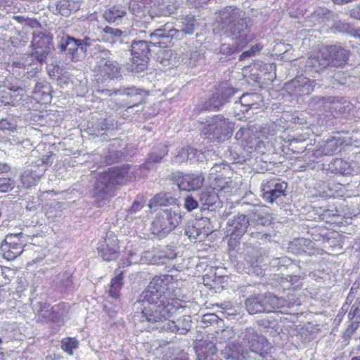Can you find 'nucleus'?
<instances>
[{
	"instance_id": "nucleus-1",
	"label": "nucleus",
	"mask_w": 360,
	"mask_h": 360,
	"mask_svg": "<svg viewBox=\"0 0 360 360\" xmlns=\"http://www.w3.org/2000/svg\"><path fill=\"white\" fill-rule=\"evenodd\" d=\"M178 286V281L172 275L154 277L137 302L140 321L162 332L165 323L179 309L185 307V302L179 298Z\"/></svg>"
},
{
	"instance_id": "nucleus-2",
	"label": "nucleus",
	"mask_w": 360,
	"mask_h": 360,
	"mask_svg": "<svg viewBox=\"0 0 360 360\" xmlns=\"http://www.w3.org/2000/svg\"><path fill=\"white\" fill-rule=\"evenodd\" d=\"M217 27L235 40L240 47H245L255 38L251 33L252 22L244 18L243 11L236 6H226L216 17Z\"/></svg>"
},
{
	"instance_id": "nucleus-3",
	"label": "nucleus",
	"mask_w": 360,
	"mask_h": 360,
	"mask_svg": "<svg viewBox=\"0 0 360 360\" xmlns=\"http://www.w3.org/2000/svg\"><path fill=\"white\" fill-rule=\"evenodd\" d=\"M129 169V166L112 168L101 174L95 183L93 195L103 198L105 195H110L115 186L122 184L127 181Z\"/></svg>"
},
{
	"instance_id": "nucleus-4",
	"label": "nucleus",
	"mask_w": 360,
	"mask_h": 360,
	"mask_svg": "<svg viewBox=\"0 0 360 360\" xmlns=\"http://www.w3.org/2000/svg\"><path fill=\"white\" fill-rule=\"evenodd\" d=\"M181 215L178 210L162 209L158 212L151 224V232L160 238L165 237L181 222Z\"/></svg>"
},
{
	"instance_id": "nucleus-5",
	"label": "nucleus",
	"mask_w": 360,
	"mask_h": 360,
	"mask_svg": "<svg viewBox=\"0 0 360 360\" xmlns=\"http://www.w3.org/2000/svg\"><path fill=\"white\" fill-rule=\"evenodd\" d=\"M233 124L221 115L210 119L202 129L205 139L211 141L221 142L229 139L233 131Z\"/></svg>"
},
{
	"instance_id": "nucleus-6",
	"label": "nucleus",
	"mask_w": 360,
	"mask_h": 360,
	"mask_svg": "<svg viewBox=\"0 0 360 360\" xmlns=\"http://www.w3.org/2000/svg\"><path fill=\"white\" fill-rule=\"evenodd\" d=\"M255 220L257 224L264 225V218L259 210L255 209L249 217L238 214L227 221L226 233L230 236L231 240H236L240 238L248 230L250 221Z\"/></svg>"
},
{
	"instance_id": "nucleus-7",
	"label": "nucleus",
	"mask_w": 360,
	"mask_h": 360,
	"mask_svg": "<svg viewBox=\"0 0 360 360\" xmlns=\"http://www.w3.org/2000/svg\"><path fill=\"white\" fill-rule=\"evenodd\" d=\"M132 70L135 72H142L146 69L150 49L148 42L144 40L134 41L131 44Z\"/></svg>"
},
{
	"instance_id": "nucleus-8",
	"label": "nucleus",
	"mask_w": 360,
	"mask_h": 360,
	"mask_svg": "<svg viewBox=\"0 0 360 360\" xmlns=\"http://www.w3.org/2000/svg\"><path fill=\"white\" fill-rule=\"evenodd\" d=\"M229 169L220 165H215L210 169L208 176L210 186L214 188L217 192H224L229 193L233 187V181L226 175Z\"/></svg>"
},
{
	"instance_id": "nucleus-9",
	"label": "nucleus",
	"mask_w": 360,
	"mask_h": 360,
	"mask_svg": "<svg viewBox=\"0 0 360 360\" xmlns=\"http://www.w3.org/2000/svg\"><path fill=\"white\" fill-rule=\"evenodd\" d=\"M22 236L21 232L6 236L0 247V253L4 259L11 261L21 255L24 247L23 241L20 239Z\"/></svg>"
},
{
	"instance_id": "nucleus-10",
	"label": "nucleus",
	"mask_w": 360,
	"mask_h": 360,
	"mask_svg": "<svg viewBox=\"0 0 360 360\" xmlns=\"http://www.w3.org/2000/svg\"><path fill=\"white\" fill-rule=\"evenodd\" d=\"M286 188L287 184L281 182L278 179L264 181L261 185L262 196L264 201L272 204L285 195Z\"/></svg>"
},
{
	"instance_id": "nucleus-11",
	"label": "nucleus",
	"mask_w": 360,
	"mask_h": 360,
	"mask_svg": "<svg viewBox=\"0 0 360 360\" xmlns=\"http://www.w3.org/2000/svg\"><path fill=\"white\" fill-rule=\"evenodd\" d=\"M181 32L169 27L167 24L150 33V43L155 46L166 47L171 46L172 39L177 37Z\"/></svg>"
},
{
	"instance_id": "nucleus-12",
	"label": "nucleus",
	"mask_w": 360,
	"mask_h": 360,
	"mask_svg": "<svg viewBox=\"0 0 360 360\" xmlns=\"http://www.w3.org/2000/svg\"><path fill=\"white\" fill-rule=\"evenodd\" d=\"M316 82L304 76H300L285 84L286 91L290 96H302L310 94L314 89Z\"/></svg>"
},
{
	"instance_id": "nucleus-13",
	"label": "nucleus",
	"mask_w": 360,
	"mask_h": 360,
	"mask_svg": "<svg viewBox=\"0 0 360 360\" xmlns=\"http://www.w3.org/2000/svg\"><path fill=\"white\" fill-rule=\"evenodd\" d=\"M35 320L39 323H58L62 317L55 307H51L47 302H37L33 306Z\"/></svg>"
},
{
	"instance_id": "nucleus-14",
	"label": "nucleus",
	"mask_w": 360,
	"mask_h": 360,
	"mask_svg": "<svg viewBox=\"0 0 360 360\" xmlns=\"http://www.w3.org/2000/svg\"><path fill=\"white\" fill-rule=\"evenodd\" d=\"M118 239L110 233L106 238L98 244V255L105 261H111L117 259L119 255Z\"/></svg>"
},
{
	"instance_id": "nucleus-15",
	"label": "nucleus",
	"mask_w": 360,
	"mask_h": 360,
	"mask_svg": "<svg viewBox=\"0 0 360 360\" xmlns=\"http://www.w3.org/2000/svg\"><path fill=\"white\" fill-rule=\"evenodd\" d=\"M244 342L248 345L250 349L255 353L261 354L267 345L266 338L259 335L253 328H248L241 333Z\"/></svg>"
},
{
	"instance_id": "nucleus-16",
	"label": "nucleus",
	"mask_w": 360,
	"mask_h": 360,
	"mask_svg": "<svg viewBox=\"0 0 360 360\" xmlns=\"http://www.w3.org/2000/svg\"><path fill=\"white\" fill-rule=\"evenodd\" d=\"M77 39L68 34L58 37L57 47L60 52L65 53L71 61L79 60L78 51L79 49Z\"/></svg>"
},
{
	"instance_id": "nucleus-17",
	"label": "nucleus",
	"mask_w": 360,
	"mask_h": 360,
	"mask_svg": "<svg viewBox=\"0 0 360 360\" xmlns=\"http://www.w3.org/2000/svg\"><path fill=\"white\" fill-rule=\"evenodd\" d=\"M180 190L191 191L200 188L205 181V178L198 174H181L174 177Z\"/></svg>"
},
{
	"instance_id": "nucleus-18",
	"label": "nucleus",
	"mask_w": 360,
	"mask_h": 360,
	"mask_svg": "<svg viewBox=\"0 0 360 360\" xmlns=\"http://www.w3.org/2000/svg\"><path fill=\"white\" fill-rule=\"evenodd\" d=\"M323 56L329 59V65L340 66L345 64L348 58V51L344 48L334 45L323 48Z\"/></svg>"
},
{
	"instance_id": "nucleus-19",
	"label": "nucleus",
	"mask_w": 360,
	"mask_h": 360,
	"mask_svg": "<svg viewBox=\"0 0 360 360\" xmlns=\"http://www.w3.org/2000/svg\"><path fill=\"white\" fill-rule=\"evenodd\" d=\"M352 144L350 139L343 136L338 133V136H333L321 143L326 155H333L340 153L342 148Z\"/></svg>"
},
{
	"instance_id": "nucleus-20",
	"label": "nucleus",
	"mask_w": 360,
	"mask_h": 360,
	"mask_svg": "<svg viewBox=\"0 0 360 360\" xmlns=\"http://www.w3.org/2000/svg\"><path fill=\"white\" fill-rule=\"evenodd\" d=\"M191 322L190 316H183L176 321L169 319L162 327V332L184 335L191 329Z\"/></svg>"
},
{
	"instance_id": "nucleus-21",
	"label": "nucleus",
	"mask_w": 360,
	"mask_h": 360,
	"mask_svg": "<svg viewBox=\"0 0 360 360\" xmlns=\"http://www.w3.org/2000/svg\"><path fill=\"white\" fill-rule=\"evenodd\" d=\"M235 90L232 87L223 86L213 94L208 101L210 109L219 110L221 106L229 101L234 95Z\"/></svg>"
},
{
	"instance_id": "nucleus-22",
	"label": "nucleus",
	"mask_w": 360,
	"mask_h": 360,
	"mask_svg": "<svg viewBox=\"0 0 360 360\" xmlns=\"http://www.w3.org/2000/svg\"><path fill=\"white\" fill-rule=\"evenodd\" d=\"M98 75L104 79H113L120 77L118 63L111 60H101L98 65Z\"/></svg>"
},
{
	"instance_id": "nucleus-23",
	"label": "nucleus",
	"mask_w": 360,
	"mask_h": 360,
	"mask_svg": "<svg viewBox=\"0 0 360 360\" xmlns=\"http://www.w3.org/2000/svg\"><path fill=\"white\" fill-rule=\"evenodd\" d=\"M288 249L295 255H314L316 248L314 243L306 238H297L290 243Z\"/></svg>"
},
{
	"instance_id": "nucleus-24",
	"label": "nucleus",
	"mask_w": 360,
	"mask_h": 360,
	"mask_svg": "<svg viewBox=\"0 0 360 360\" xmlns=\"http://www.w3.org/2000/svg\"><path fill=\"white\" fill-rule=\"evenodd\" d=\"M45 172V167H37L32 165L30 168L24 171L21 175V182L26 188L32 187L37 184Z\"/></svg>"
},
{
	"instance_id": "nucleus-25",
	"label": "nucleus",
	"mask_w": 360,
	"mask_h": 360,
	"mask_svg": "<svg viewBox=\"0 0 360 360\" xmlns=\"http://www.w3.org/2000/svg\"><path fill=\"white\" fill-rule=\"evenodd\" d=\"M262 101L261 95L259 94H244L240 97L239 102H236V108L240 106V111L248 112L250 109H257L260 107Z\"/></svg>"
},
{
	"instance_id": "nucleus-26",
	"label": "nucleus",
	"mask_w": 360,
	"mask_h": 360,
	"mask_svg": "<svg viewBox=\"0 0 360 360\" xmlns=\"http://www.w3.org/2000/svg\"><path fill=\"white\" fill-rule=\"evenodd\" d=\"M235 138L238 144L247 150L255 147L258 143L254 131L249 128H240L236 132Z\"/></svg>"
},
{
	"instance_id": "nucleus-27",
	"label": "nucleus",
	"mask_w": 360,
	"mask_h": 360,
	"mask_svg": "<svg viewBox=\"0 0 360 360\" xmlns=\"http://www.w3.org/2000/svg\"><path fill=\"white\" fill-rule=\"evenodd\" d=\"M51 87L44 79L38 80L32 91L33 98L38 103H46L51 101Z\"/></svg>"
},
{
	"instance_id": "nucleus-28",
	"label": "nucleus",
	"mask_w": 360,
	"mask_h": 360,
	"mask_svg": "<svg viewBox=\"0 0 360 360\" xmlns=\"http://www.w3.org/2000/svg\"><path fill=\"white\" fill-rule=\"evenodd\" d=\"M99 41L108 42L110 44L115 43L121 39L123 32L117 28L110 26L103 27L99 25L97 27Z\"/></svg>"
},
{
	"instance_id": "nucleus-29",
	"label": "nucleus",
	"mask_w": 360,
	"mask_h": 360,
	"mask_svg": "<svg viewBox=\"0 0 360 360\" xmlns=\"http://www.w3.org/2000/svg\"><path fill=\"white\" fill-rule=\"evenodd\" d=\"M13 65L15 68L23 69L24 74L27 75L28 77L36 76L39 72L37 64L34 62L32 55L20 58L18 60L14 61Z\"/></svg>"
},
{
	"instance_id": "nucleus-30",
	"label": "nucleus",
	"mask_w": 360,
	"mask_h": 360,
	"mask_svg": "<svg viewBox=\"0 0 360 360\" xmlns=\"http://www.w3.org/2000/svg\"><path fill=\"white\" fill-rule=\"evenodd\" d=\"M262 302H264V312L266 313L273 312L276 309L290 307L285 300L271 294L264 295L262 298Z\"/></svg>"
},
{
	"instance_id": "nucleus-31",
	"label": "nucleus",
	"mask_w": 360,
	"mask_h": 360,
	"mask_svg": "<svg viewBox=\"0 0 360 360\" xmlns=\"http://www.w3.org/2000/svg\"><path fill=\"white\" fill-rule=\"evenodd\" d=\"M168 153L167 146L165 144H160L155 148L153 149V152L149 154L148 158L146 162L142 165V167L147 169H151L153 168L155 163L160 162L163 157Z\"/></svg>"
},
{
	"instance_id": "nucleus-32",
	"label": "nucleus",
	"mask_w": 360,
	"mask_h": 360,
	"mask_svg": "<svg viewBox=\"0 0 360 360\" xmlns=\"http://www.w3.org/2000/svg\"><path fill=\"white\" fill-rule=\"evenodd\" d=\"M200 202L203 207H207V209L215 205L219 202V196L218 192L210 186L206 188L200 195Z\"/></svg>"
},
{
	"instance_id": "nucleus-33",
	"label": "nucleus",
	"mask_w": 360,
	"mask_h": 360,
	"mask_svg": "<svg viewBox=\"0 0 360 360\" xmlns=\"http://www.w3.org/2000/svg\"><path fill=\"white\" fill-rule=\"evenodd\" d=\"M329 59L323 56V48L314 56H311L307 60L306 65L313 68L315 72H319L329 65Z\"/></svg>"
},
{
	"instance_id": "nucleus-34",
	"label": "nucleus",
	"mask_w": 360,
	"mask_h": 360,
	"mask_svg": "<svg viewBox=\"0 0 360 360\" xmlns=\"http://www.w3.org/2000/svg\"><path fill=\"white\" fill-rule=\"evenodd\" d=\"M113 93L115 94L127 95L134 98V105L142 103L146 96V94L143 89L136 88L135 86L120 88L114 91Z\"/></svg>"
},
{
	"instance_id": "nucleus-35",
	"label": "nucleus",
	"mask_w": 360,
	"mask_h": 360,
	"mask_svg": "<svg viewBox=\"0 0 360 360\" xmlns=\"http://www.w3.org/2000/svg\"><path fill=\"white\" fill-rule=\"evenodd\" d=\"M79 6V0H58L56 8L60 15L68 16L72 11H77Z\"/></svg>"
},
{
	"instance_id": "nucleus-36",
	"label": "nucleus",
	"mask_w": 360,
	"mask_h": 360,
	"mask_svg": "<svg viewBox=\"0 0 360 360\" xmlns=\"http://www.w3.org/2000/svg\"><path fill=\"white\" fill-rule=\"evenodd\" d=\"M53 38L47 34L41 32H34L32 41L33 49L51 50V44Z\"/></svg>"
},
{
	"instance_id": "nucleus-37",
	"label": "nucleus",
	"mask_w": 360,
	"mask_h": 360,
	"mask_svg": "<svg viewBox=\"0 0 360 360\" xmlns=\"http://www.w3.org/2000/svg\"><path fill=\"white\" fill-rule=\"evenodd\" d=\"M176 200L169 193H160L150 199L148 206L150 209L158 206H167L174 204Z\"/></svg>"
},
{
	"instance_id": "nucleus-38",
	"label": "nucleus",
	"mask_w": 360,
	"mask_h": 360,
	"mask_svg": "<svg viewBox=\"0 0 360 360\" xmlns=\"http://www.w3.org/2000/svg\"><path fill=\"white\" fill-rule=\"evenodd\" d=\"M0 29L4 30L3 27H0ZM5 30L9 33V34H6L5 37L9 38L11 43L13 46H20L21 45H24L27 42L25 39V34L16 30L15 27L12 26L8 27Z\"/></svg>"
},
{
	"instance_id": "nucleus-39",
	"label": "nucleus",
	"mask_w": 360,
	"mask_h": 360,
	"mask_svg": "<svg viewBox=\"0 0 360 360\" xmlns=\"http://www.w3.org/2000/svg\"><path fill=\"white\" fill-rule=\"evenodd\" d=\"M126 15L125 9L121 6H113L103 13L104 19L108 22H114Z\"/></svg>"
},
{
	"instance_id": "nucleus-40",
	"label": "nucleus",
	"mask_w": 360,
	"mask_h": 360,
	"mask_svg": "<svg viewBox=\"0 0 360 360\" xmlns=\"http://www.w3.org/2000/svg\"><path fill=\"white\" fill-rule=\"evenodd\" d=\"M245 307L250 314L264 312V302L262 297H251L246 300Z\"/></svg>"
},
{
	"instance_id": "nucleus-41",
	"label": "nucleus",
	"mask_w": 360,
	"mask_h": 360,
	"mask_svg": "<svg viewBox=\"0 0 360 360\" xmlns=\"http://www.w3.org/2000/svg\"><path fill=\"white\" fill-rule=\"evenodd\" d=\"M160 13L163 15L172 14L177 8L176 0H157Z\"/></svg>"
},
{
	"instance_id": "nucleus-42",
	"label": "nucleus",
	"mask_w": 360,
	"mask_h": 360,
	"mask_svg": "<svg viewBox=\"0 0 360 360\" xmlns=\"http://www.w3.org/2000/svg\"><path fill=\"white\" fill-rule=\"evenodd\" d=\"M330 168L336 174H349L350 167L347 162L341 158H336L330 164Z\"/></svg>"
},
{
	"instance_id": "nucleus-43",
	"label": "nucleus",
	"mask_w": 360,
	"mask_h": 360,
	"mask_svg": "<svg viewBox=\"0 0 360 360\" xmlns=\"http://www.w3.org/2000/svg\"><path fill=\"white\" fill-rule=\"evenodd\" d=\"M176 257V254L171 247H166L164 250L158 252L155 255L154 262L165 263L166 260L174 259Z\"/></svg>"
},
{
	"instance_id": "nucleus-44",
	"label": "nucleus",
	"mask_w": 360,
	"mask_h": 360,
	"mask_svg": "<svg viewBox=\"0 0 360 360\" xmlns=\"http://www.w3.org/2000/svg\"><path fill=\"white\" fill-rule=\"evenodd\" d=\"M195 153V149L192 148H182L178 150L177 154L174 157L173 161L180 164L188 161L191 158V155Z\"/></svg>"
},
{
	"instance_id": "nucleus-45",
	"label": "nucleus",
	"mask_w": 360,
	"mask_h": 360,
	"mask_svg": "<svg viewBox=\"0 0 360 360\" xmlns=\"http://www.w3.org/2000/svg\"><path fill=\"white\" fill-rule=\"evenodd\" d=\"M122 274H119L111 280L109 294L112 297L117 298L119 296L120 290L122 285Z\"/></svg>"
},
{
	"instance_id": "nucleus-46",
	"label": "nucleus",
	"mask_w": 360,
	"mask_h": 360,
	"mask_svg": "<svg viewBox=\"0 0 360 360\" xmlns=\"http://www.w3.org/2000/svg\"><path fill=\"white\" fill-rule=\"evenodd\" d=\"M78 345L79 342L74 338H65L61 340V349L70 355L73 354V350L77 349Z\"/></svg>"
},
{
	"instance_id": "nucleus-47",
	"label": "nucleus",
	"mask_w": 360,
	"mask_h": 360,
	"mask_svg": "<svg viewBox=\"0 0 360 360\" xmlns=\"http://www.w3.org/2000/svg\"><path fill=\"white\" fill-rule=\"evenodd\" d=\"M234 45L231 46L228 44H222L219 47V53L224 56H229L238 52L244 47H240L235 40Z\"/></svg>"
},
{
	"instance_id": "nucleus-48",
	"label": "nucleus",
	"mask_w": 360,
	"mask_h": 360,
	"mask_svg": "<svg viewBox=\"0 0 360 360\" xmlns=\"http://www.w3.org/2000/svg\"><path fill=\"white\" fill-rule=\"evenodd\" d=\"M15 91H22V88H17L16 89H13V88L9 89L8 92H5L6 96H2L4 100L2 101V102L5 103V104L8 105H13L15 101H18L19 100L22 99V95H20L18 98V95H14L13 96L12 93H15Z\"/></svg>"
},
{
	"instance_id": "nucleus-49",
	"label": "nucleus",
	"mask_w": 360,
	"mask_h": 360,
	"mask_svg": "<svg viewBox=\"0 0 360 360\" xmlns=\"http://www.w3.org/2000/svg\"><path fill=\"white\" fill-rule=\"evenodd\" d=\"M306 155L307 156L309 161L314 163L320 161L323 156H326L321 144L319 145L318 148L315 149L311 153L307 152Z\"/></svg>"
},
{
	"instance_id": "nucleus-50",
	"label": "nucleus",
	"mask_w": 360,
	"mask_h": 360,
	"mask_svg": "<svg viewBox=\"0 0 360 360\" xmlns=\"http://www.w3.org/2000/svg\"><path fill=\"white\" fill-rule=\"evenodd\" d=\"M49 51L50 50L49 49H33L31 55L33 56L34 60L42 63L46 59Z\"/></svg>"
},
{
	"instance_id": "nucleus-51",
	"label": "nucleus",
	"mask_w": 360,
	"mask_h": 360,
	"mask_svg": "<svg viewBox=\"0 0 360 360\" xmlns=\"http://www.w3.org/2000/svg\"><path fill=\"white\" fill-rule=\"evenodd\" d=\"M359 308H360V300L356 298L354 300L352 303L349 311L348 313V319L354 320V319L359 318L360 319V314H359Z\"/></svg>"
},
{
	"instance_id": "nucleus-52",
	"label": "nucleus",
	"mask_w": 360,
	"mask_h": 360,
	"mask_svg": "<svg viewBox=\"0 0 360 360\" xmlns=\"http://www.w3.org/2000/svg\"><path fill=\"white\" fill-rule=\"evenodd\" d=\"M15 181L11 178L0 177V193L7 192L15 186Z\"/></svg>"
},
{
	"instance_id": "nucleus-53",
	"label": "nucleus",
	"mask_w": 360,
	"mask_h": 360,
	"mask_svg": "<svg viewBox=\"0 0 360 360\" xmlns=\"http://www.w3.org/2000/svg\"><path fill=\"white\" fill-rule=\"evenodd\" d=\"M262 49V46L259 44H257L252 46L249 50L242 53V54L240 56L239 60H244L249 57L255 56L259 53Z\"/></svg>"
},
{
	"instance_id": "nucleus-54",
	"label": "nucleus",
	"mask_w": 360,
	"mask_h": 360,
	"mask_svg": "<svg viewBox=\"0 0 360 360\" xmlns=\"http://www.w3.org/2000/svg\"><path fill=\"white\" fill-rule=\"evenodd\" d=\"M53 153L52 152H49L46 155L43 156V158L38 160L36 165H33V166H37V167H41L42 166L45 167V171L47 167L50 166L53 163Z\"/></svg>"
},
{
	"instance_id": "nucleus-55",
	"label": "nucleus",
	"mask_w": 360,
	"mask_h": 360,
	"mask_svg": "<svg viewBox=\"0 0 360 360\" xmlns=\"http://www.w3.org/2000/svg\"><path fill=\"white\" fill-rule=\"evenodd\" d=\"M176 57L172 56V52L171 50H165L162 53V56L160 58V63L165 65L167 66L175 63Z\"/></svg>"
},
{
	"instance_id": "nucleus-56",
	"label": "nucleus",
	"mask_w": 360,
	"mask_h": 360,
	"mask_svg": "<svg viewBox=\"0 0 360 360\" xmlns=\"http://www.w3.org/2000/svg\"><path fill=\"white\" fill-rule=\"evenodd\" d=\"M292 264L291 259L288 257H282L271 259V264L272 266L281 268L282 266H288Z\"/></svg>"
},
{
	"instance_id": "nucleus-57",
	"label": "nucleus",
	"mask_w": 360,
	"mask_h": 360,
	"mask_svg": "<svg viewBox=\"0 0 360 360\" xmlns=\"http://www.w3.org/2000/svg\"><path fill=\"white\" fill-rule=\"evenodd\" d=\"M198 201H197L193 196L188 195L184 200V207L188 212L195 210L198 208Z\"/></svg>"
},
{
	"instance_id": "nucleus-58",
	"label": "nucleus",
	"mask_w": 360,
	"mask_h": 360,
	"mask_svg": "<svg viewBox=\"0 0 360 360\" xmlns=\"http://www.w3.org/2000/svg\"><path fill=\"white\" fill-rule=\"evenodd\" d=\"M348 324L345 334V335L350 336L359 326L360 319L359 318L354 319V320H349Z\"/></svg>"
},
{
	"instance_id": "nucleus-59",
	"label": "nucleus",
	"mask_w": 360,
	"mask_h": 360,
	"mask_svg": "<svg viewBox=\"0 0 360 360\" xmlns=\"http://www.w3.org/2000/svg\"><path fill=\"white\" fill-rule=\"evenodd\" d=\"M335 29L341 32L352 34L353 28L351 25L346 22L339 21L335 23Z\"/></svg>"
},
{
	"instance_id": "nucleus-60",
	"label": "nucleus",
	"mask_w": 360,
	"mask_h": 360,
	"mask_svg": "<svg viewBox=\"0 0 360 360\" xmlns=\"http://www.w3.org/2000/svg\"><path fill=\"white\" fill-rule=\"evenodd\" d=\"M14 275L15 272L12 269L1 266L0 276H2L3 278L6 280V283L9 281L11 278L14 277Z\"/></svg>"
},
{
	"instance_id": "nucleus-61",
	"label": "nucleus",
	"mask_w": 360,
	"mask_h": 360,
	"mask_svg": "<svg viewBox=\"0 0 360 360\" xmlns=\"http://www.w3.org/2000/svg\"><path fill=\"white\" fill-rule=\"evenodd\" d=\"M79 48L82 51H86V49L93 45L94 40L89 37H84L82 39H77Z\"/></svg>"
},
{
	"instance_id": "nucleus-62",
	"label": "nucleus",
	"mask_w": 360,
	"mask_h": 360,
	"mask_svg": "<svg viewBox=\"0 0 360 360\" xmlns=\"http://www.w3.org/2000/svg\"><path fill=\"white\" fill-rule=\"evenodd\" d=\"M15 128V124L9 121L8 119H2L0 120V130L12 131Z\"/></svg>"
},
{
	"instance_id": "nucleus-63",
	"label": "nucleus",
	"mask_w": 360,
	"mask_h": 360,
	"mask_svg": "<svg viewBox=\"0 0 360 360\" xmlns=\"http://www.w3.org/2000/svg\"><path fill=\"white\" fill-rule=\"evenodd\" d=\"M219 317L215 314H207L202 316V321L210 324L218 322Z\"/></svg>"
},
{
	"instance_id": "nucleus-64",
	"label": "nucleus",
	"mask_w": 360,
	"mask_h": 360,
	"mask_svg": "<svg viewBox=\"0 0 360 360\" xmlns=\"http://www.w3.org/2000/svg\"><path fill=\"white\" fill-rule=\"evenodd\" d=\"M57 279L63 282V285L65 287L69 286L71 283V281L70 280L69 276L68 275L67 273L59 274Z\"/></svg>"
}]
</instances>
